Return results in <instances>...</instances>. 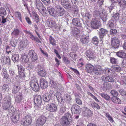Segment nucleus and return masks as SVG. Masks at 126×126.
<instances>
[{
	"mask_svg": "<svg viewBox=\"0 0 126 126\" xmlns=\"http://www.w3.org/2000/svg\"><path fill=\"white\" fill-rule=\"evenodd\" d=\"M9 113H12V115L11 117V120L14 123H16L19 119V112L18 111H14V108L12 106H9Z\"/></svg>",
	"mask_w": 126,
	"mask_h": 126,
	"instance_id": "nucleus-1",
	"label": "nucleus"
},
{
	"mask_svg": "<svg viewBox=\"0 0 126 126\" xmlns=\"http://www.w3.org/2000/svg\"><path fill=\"white\" fill-rule=\"evenodd\" d=\"M72 121L71 115L68 113H66L61 119V123L63 126H70Z\"/></svg>",
	"mask_w": 126,
	"mask_h": 126,
	"instance_id": "nucleus-2",
	"label": "nucleus"
},
{
	"mask_svg": "<svg viewBox=\"0 0 126 126\" xmlns=\"http://www.w3.org/2000/svg\"><path fill=\"white\" fill-rule=\"evenodd\" d=\"M34 102L35 110H41L42 105V99L41 96L40 95H35L33 96Z\"/></svg>",
	"mask_w": 126,
	"mask_h": 126,
	"instance_id": "nucleus-3",
	"label": "nucleus"
},
{
	"mask_svg": "<svg viewBox=\"0 0 126 126\" xmlns=\"http://www.w3.org/2000/svg\"><path fill=\"white\" fill-rule=\"evenodd\" d=\"M47 118L44 115H41L39 117L35 122L36 126H42L46 123Z\"/></svg>",
	"mask_w": 126,
	"mask_h": 126,
	"instance_id": "nucleus-4",
	"label": "nucleus"
},
{
	"mask_svg": "<svg viewBox=\"0 0 126 126\" xmlns=\"http://www.w3.org/2000/svg\"><path fill=\"white\" fill-rule=\"evenodd\" d=\"M30 85L32 90L35 91H38L39 90V86L38 81L34 79L30 82Z\"/></svg>",
	"mask_w": 126,
	"mask_h": 126,
	"instance_id": "nucleus-5",
	"label": "nucleus"
},
{
	"mask_svg": "<svg viewBox=\"0 0 126 126\" xmlns=\"http://www.w3.org/2000/svg\"><path fill=\"white\" fill-rule=\"evenodd\" d=\"M32 122L31 117L29 115H27L22 119L21 123L24 126H28L30 125Z\"/></svg>",
	"mask_w": 126,
	"mask_h": 126,
	"instance_id": "nucleus-6",
	"label": "nucleus"
},
{
	"mask_svg": "<svg viewBox=\"0 0 126 126\" xmlns=\"http://www.w3.org/2000/svg\"><path fill=\"white\" fill-rule=\"evenodd\" d=\"M94 16H99L101 19L104 22L106 21L107 19V16L103 14L102 10L101 9H99L98 10H96L94 12Z\"/></svg>",
	"mask_w": 126,
	"mask_h": 126,
	"instance_id": "nucleus-7",
	"label": "nucleus"
},
{
	"mask_svg": "<svg viewBox=\"0 0 126 126\" xmlns=\"http://www.w3.org/2000/svg\"><path fill=\"white\" fill-rule=\"evenodd\" d=\"M57 106L55 104L50 103L46 105V108L47 110L51 112H54L57 110Z\"/></svg>",
	"mask_w": 126,
	"mask_h": 126,
	"instance_id": "nucleus-8",
	"label": "nucleus"
},
{
	"mask_svg": "<svg viewBox=\"0 0 126 126\" xmlns=\"http://www.w3.org/2000/svg\"><path fill=\"white\" fill-rule=\"evenodd\" d=\"M91 23V27L96 29L98 28L101 25L100 20L97 18L93 19Z\"/></svg>",
	"mask_w": 126,
	"mask_h": 126,
	"instance_id": "nucleus-9",
	"label": "nucleus"
},
{
	"mask_svg": "<svg viewBox=\"0 0 126 126\" xmlns=\"http://www.w3.org/2000/svg\"><path fill=\"white\" fill-rule=\"evenodd\" d=\"M120 42L118 38L113 37L111 39V46L115 48H118L119 46Z\"/></svg>",
	"mask_w": 126,
	"mask_h": 126,
	"instance_id": "nucleus-10",
	"label": "nucleus"
},
{
	"mask_svg": "<svg viewBox=\"0 0 126 126\" xmlns=\"http://www.w3.org/2000/svg\"><path fill=\"white\" fill-rule=\"evenodd\" d=\"M28 54L32 62H35L38 59L37 54L33 50H29Z\"/></svg>",
	"mask_w": 126,
	"mask_h": 126,
	"instance_id": "nucleus-11",
	"label": "nucleus"
},
{
	"mask_svg": "<svg viewBox=\"0 0 126 126\" xmlns=\"http://www.w3.org/2000/svg\"><path fill=\"white\" fill-rule=\"evenodd\" d=\"M85 54L87 56V59H88V58L89 60H90L95 58V53L93 51L90 50H87Z\"/></svg>",
	"mask_w": 126,
	"mask_h": 126,
	"instance_id": "nucleus-12",
	"label": "nucleus"
},
{
	"mask_svg": "<svg viewBox=\"0 0 126 126\" xmlns=\"http://www.w3.org/2000/svg\"><path fill=\"white\" fill-rule=\"evenodd\" d=\"M113 76V74H111L110 75L107 77H105L104 76H103L101 78L102 80L104 81L113 82L115 80Z\"/></svg>",
	"mask_w": 126,
	"mask_h": 126,
	"instance_id": "nucleus-13",
	"label": "nucleus"
},
{
	"mask_svg": "<svg viewBox=\"0 0 126 126\" xmlns=\"http://www.w3.org/2000/svg\"><path fill=\"white\" fill-rule=\"evenodd\" d=\"M55 9L57 11V14L60 16H62L66 13L64 9L59 6H57Z\"/></svg>",
	"mask_w": 126,
	"mask_h": 126,
	"instance_id": "nucleus-14",
	"label": "nucleus"
},
{
	"mask_svg": "<svg viewBox=\"0 0 126 126\" xmlns=\"http://www.w3.org/2000/svg\"><path fill=\"white\" fill-rule=\"evenodd\" d=\"M85 70L88 73H91L93 72L94 66L91 64L88 63L85 66Z\"/></svg>",
	"mask_w": 126,
	"mask_h": 126,
	"instance_id": "nucleus-15",
	"label": "nucleus"
},
{
	"mask_svg": "<svg viewBox=\"0 0 126 126\" xmlns=\"http://www.w3.org/2000/svg\"><path fill=\"white\" fill-rule=\"evenodd\" d=\"M19 75L21 78L24 77L25 76L24 68L21 65H17Z\"/></svg>",
	"mask_w": 126,
	"mask_h": 126,
	"instance_id": "nucleus-16",
	"label": "nucleus"
},
{
	"mask_svg": "<svg viewBox=\"0 0 126 126\" xmlns=\"http://www.w3.org/2000/svg\"><path fill=\"white\" fill-rule=\"evenodd\" d=\"M71 110L73 113L78 114L80 110V107L77 105H73L71 108Z\"/></svg>",
	"mask_w": 126,
	"mask_h": 126,
	"instance_id": "nucleus-17",
	"label": "nucleus"
},
{
	"mask_svg": "<svg viewBox=\"0 0 126 126\" xmlns=\"http://www.w3.org/2000/svg\"><path fill=\"white\" fill-rule=\"evenodd\" d=\"M40 84L41 88L43 89L46 88L48 86L47 81L46 79L42 78L40 79Z\"/></svg>",
	"mask_w": 126,
	"mask_h": 126,
	"instance_id": "nucleus-18",
	"label": "nucleus"
},
{
	"mask_svg": "<svg viewBox=\"0 0 126 126\" xmlns=\"http://www.w3.org/2000/svg\"><path fill=\"white\" fill-rule=\"evenodd\" d=\"M89 38L88 36L85 35H83L80 39V41L82 44H85L88 43L89 41Z\"/></svg>",
	"mask_w": 126,
	"mask_h": 126,
	"instance_id": "nucleus-19",
	"label": "nucleus"
},
{
	"mask_svg": "<svg viewBox=\"0 0 126 126\" xmlns=\"http://www.w3.org/2000/svg\"><path fill=\"white\" fill-rule=\"evenodd\" d=\"M47 25L48 27L51 28H55L56 26V22L54 20H51L47 21Z\"/></svg>",
	"mask_w": 126,
	"mask_h": 126,
	"instance_id": "nucleus-20",
	"label": "nucleus"
},
{
	"mask_svg": "<svg viewBox=\"0 0 126 126\" xmlns=\"http://www.w3.org/2000/svg\"><path fill=\"white\" fill-rule=\"evenodd\" d=\"M47 11L51 15L56 16L57 15V11L52 7H50L47 8Z\"/></svg>",
	"mask_w": 126,
	"mask_h": 126,
	"instance_id": "nucleus-21",
	"label": "nucleus"
},
{
	"mask_svg": "<svg viewBox=\"0 0 126 126\" xmlns=\"http://www.w3.org/2000/svg\"><path fill=\"white\" fill-rule=\"evenodd\" d=\"M94 71L95 74L96 75L100 74L102 71L101 66L99 65H97L95 67L94 66Z\"/></svg>",
	"mask_w": 126,
	"mask_h": 126,
	"instance_id": "nucleus-22",
	"label": "nucleus"
},
{
	"mask_svg": "<svg viewBox=\"0 0 126 126\" xmlns=\"http://www.w3.org/2000/svg\"><path fill=\"white\" fill-rule=\"evenodd\" d=\"M61 2L62 5L65 8L68 9L71 8V5L68 1L65 0H61Z\"/></svg>",
	"mask_w": 126,
	"mask_h": 126,
	"instance_id": "nucleus-23",
	"label": "nucleus"
},
{
	"mask_svg": "<svg viewBox=\"0 0 126 126\" xmlns=\"http://www.w3.org/2000/svg\"><path fill=\"white\" fill-rule=\"evenodd\" d=\"M72 23L74 25L78 27H80L81 25V23L79 18H74L72 20Z\"/></svg>",
	"mask_w": 126,
	"mask_h": 126,
	"instance_id": "nucleus-24",
	"label": "nucleus"
},
{
	"mask_svg": "<svg viewBox=\"0 0 126 126\" xmlns=\"http://www.w3.org/2000/svg\"><path fill=\"white\" fill-rule=\"evenodd\" d=\"M100 31L99 37L102 40L104 36L106 35L108 31L107 30L104 29L103 28L100 29Z\"/></svg>",
	"mask_w": 126,
	"mask_h": 126,
	"instance_id": "nucleus-25",
	"label": "nucleus"
},
{
	"mask_svg": "<svg viewBox=\"0 0 126 126\" xmlns=\"http://www.w3.org/2000/svg\"><path fill=\"white\" fill-rule=\"evenodd\" d=\"M14 15L16 18L19 20L21 22H22V15L20 12L18 11H16L14 13Z\"/></svg>",
	"mask_w": 126,
	"mask_h": 126,
	"instance_id": "nucleus-26",
	"label": "nucleus"
},
{
	"mask_svg": "<svg viewBox=\"0 0 126 126\" xmlns=\"http://www.w3.org/2000/svg\"><path fill=\"white\" fill-rule=\"evenodd\" d=\"M116 54L118 56L122 58H125L126 57V54L123 50H120L117 52Z\"/></svg>",
	"mask_w": 126,
	"mask_h": 126,
	"instance_id": "nucleus-27",
	"label": "nucleus"
},
{
	"mask_svg": "<svg viewBox=\"0 0 126 126\" xmlns=\"http://www.w3.org/2000/svg\"><path fill=\"white\" fill-rule=\"evenodd\" d=\"M111 69L115 72H119L121 70V67L119 66L118 65L112 66Z\"/></svg>",
	"mask_w": 126,
	"mask_h": 126,
	"instance_id": "nucleus-28",
	"label": "nucleus"
},
{
	"mask_svg": "<svg viewBox=\"0 0 126 126\" xmlns=\"http://www.w3.org/2000/svg\"><path fill=\"white\" fill-rule=\"evenodd\" d=\"M56 96L59 102H61L63 100L62 97V94L60 92H57L56 94Z\"/></svg>",
	"mask_w": 126,
	"mask_h": 126,
	"instance_id": "nucleus-29",
	"label": "nucleus"
},
{
	"mask_svg": "<svg viewBox=\"0 0 126 126\" xmlns=\"http://www.w3.org/2000/svg\"><path fill=\"white\" fill-rule=\"evenodd\" d=\"M36 3L37 8L40 11L41 9L43 6V4L39 0H36Z\"/></svg>",
	"mask_w": 126,
	"mask_h": 126,
	"instance_id": "nucleus-30",
	"label": "nucleus"
},
{
	"mask_svg": "<svg viewBox=\"0 0 126 126\" xmlns=\"http://www.w3.org/2000/svg\"><path fill=\"white\" fill-rule=\"evenodd\" d=\"M1 62L4 64H7L8 63L10 62V60L9 58L5 56L2 57L1 60Z\"/></svg>",
	"mask_w": 126,
	"mask_h": 126,
	"instance_id": "nucleus-31",
	"label": "nucleus"
},
{
	"mask_svg": "<svg viewBox=\"0 0 126 126\" xmlns=\"http://www.w3.org/2000/svg\"><path fill=\"white\" fill-rule=\"evenodd\" d=\"M111 100L112 102L114 103L120 104L121 103V100L117 97H111Z\"/></svg>",
	"mask_w": 126,
	"mask_h": 126,
	"instance_id": "nucleus-32",
	"label": "nucleus"
},
{
	"mask_svg": "<svg viewBox=\"0 0 126 126\" xmlns=\"http://www.w3.org/2000/svg\"><path fill=\"white\" fill-rule=\"evenodd\" d=\"M20 87L19 85L14 84L13 86V88L12 89L13 93L14 94L16 93L19 89Z\"/></svg>",
	"mask_w": 126,
	"mask_h": 126,
	"instance_id": "nucleus-33",
	"label": "nucleus"
},
{
	"mask_svg": "<svg viewBox=\"0 0 126 126\" xmlns=\"http://www.w3.org/2000/svg\"><path fill=\"white\" fill-rule=\"evenodd\" d=\"M20 32V30L18 29H14L12 32L11 35L13 36H16L18 35Z\"/></svg>",
	"mask_w": 126,
	"mask_h": 126,
	"instance_id": "nucleus-34",
	"label": "nucleus"
},
{
	"mask_svg": "<svg viewBox=\"0 0 126 126\" xmlns=\"http://www.w3.org/2000/svg\"><path fill=\"white\" fill-rule=\"evenodd\" d=\"M21 58L22 59V61L23 63H27L29 61V59L28 57L24 54H23L21 55Z\"/></svg>",
	"mask_w": 126,
	"mask_h": 126,
	"instance_id": "nucleus-35",
	"label": "nucleus"
},
{
	"mask_svg": "<svg viewBox=\"0 0 126 126\" xmlns=\"http://www.w3.org/2000/svg\"><path fill=\"white\" fill-rule=\"evenodd\" d=\"M38 73L41 77H44L46 73L45 70L43 68H40L38 71Z\"/></svg>",
	"mask_w": 126,
	"mask_h": 126,
	"instance_id": "nucleus-36",
	"label": "nucleus"
},
{
	"mask_svg": "<svg viewBox=\"0 0 126 126\" xmlns=\"http://www.w3.org/2000/svg\"><path fill=\"white\" fill-rule=\"evenodd\" d=\"M51 96L50 95L44 94L43 96V100L46 102L49 101L51 98Z\"/></svg>",
	"mask_w": 126,
	"mask_h": 126,
	"instance_id": "nucleus-37",
	"label": "nucleus"
},
{
	"mask_svg": "<svg viewBox=\"0 0 126 126\" xmlns=\"http://www.w3.org/2000/svg\"><path fill=\"white\" fill-rule=\"evenodd\" d=\"M49 43L53 46L56 45V41L54 38L51 36H50L49 38Z\"/></svg>",
	"mask_w": 126,
	"mask_h": 126,
	"instance_id": "nucleus-38",
	"label": "nucleus"
},
{
	"mask_svg": "<svg viewBox=\"0 0 126 126\" xmlns=\"http://www.w3.org/2000/svg\"><path fill=\"white\" fill-rule=\"evenodd\" d=\"M121 7L124 8L126 5V1L124 0H118V2Z\"/></svg>",
	"mask_w": 126,
	"mask_h": 126,
	"instance_id": "nucleus-39",
	"label": "nucleus"
},
{
	"mask_svg": "<svg viewBox=\"0 0 126 126\" xmlns=\"http://www.w3.org/2000/svg\"><path fill=\"white\" fill-rule=\"evenodd\" d=\"M99 42L98 39L96 36H94L92 38V42L96 46L98 44Z\"/></svg>",
	"mask_w": 126,
	"mask_h": 126,
	"instance_id": "nucleus-40",
	"label": "nucleus"
},
{
	"mask_svg": "<svg viewBox=\"0 0 126 126\" xmlns=\"http://www.w3.org/2000/svg\"><path fill=\"white\" fill-rule=\"evenodd\" d=\"M91 105L92 108H96L97 110H99L100 109V107L98 104L94 102H92L91 103Z\"/></svg>",
	"mask_w": 126,
	"mask_h": 126,
	"instance_id": "nucleus-41",
	"label": "nucleus"
},
{
	"mask_svg": "<svg viewBox=\"0 0 126 126\" xmlns=\"http://www.w3.org/2000/svg\"><path fill=\"white\" fill-rule=\"evenodd\" d=\"M100 96L106 100H109L110 99V96L108 94H105L100 93L99 94Z\"/></svg>",
	"mask_w": 126,
	"mask_h": 126,
	"instance_id": "nucleus-42",
	"label": "nucleus"
},
{
	"mask_svg": "<svg viewBox=\"0 0 126 126\" xmlns=\"http://www.w3.org/2000/svg\"><path fill=\"white\" fill-rule=\"evenodd\" d=\"M119 14L117 13L115 14L113 16H112V19L114 21H116L119 19Z\"/></svg>",
	"mask_w": 126,
	"mask_h": 126,
	"instance_id": "nucleus-43",
	"label": "nucleus"
},
{
	"mask_svg": "<svg viewBox=\"0 0 126 126\" xmlns=\"http://www.w3.org/2000/svg\"><path fill=\"white\" fill-rule=\"evenodd\" d=\"M6 10L3 7H1L0 8V15L1 16L5 15L6 14Z\"/></svg>",
	"mask_w": 126,
	"mask_h": 126,
	"instance_id": "nucleus-44",
	"label": "nucleus"
},
{
	"mask_svg": "<svg viewBox=\"0 0 126 126\" xmlns=\"http://www.w3.org/2000/svg\"><path fill=\"white\" fill-rule=\"evenodd\" d=\"M2 90L4 92L8 90L9 89V87L7 84H4L1 86Z\"/></svg>",
	"mask_w": 126,
	"mask_h": 126,
	"instance_id": "nucleus-45",
	"label": "nucleus"
},
{
	"mask_svg": "<svg viewBox=\"0 0 126 126\" xmlns=\"http://www.w3.org/2000/svg\"><path fill=\"white\" fill-rule=\"evenodd\" d=\"M11 103V102L10 101H7L6 104H4L3 106V109L5 110H7L8 108V106L9 105H10Z\"/></svg>",
	"mask_w": 126,
	"mask_h": 126,
	"instance_id": "nucleus-46",
	"label": "nucleus"
},
{
	"mask_svg": "<svg viewBox=\"0 0 126 126\" xmlns=\"http://www.w3.org/2000/svg\"><path fill=\"white\" fill-rule=\"evenodd\" d=\"M12 59L14 62H16L19 60V56L17 54L13 55L12 57Z\"/></svg>",
	"mask_w": 126,
	"mask_h": 126,
	"instance_id": "nucleus-47",
	"label": "nucleus"
},
{
	"mask_svg": "<svg viewBox=\"0 0 126 126\" xmlns=\"http://www.w3.org/2000/svg\"><path fill=\"white\" fill-rule=\"evenodd\" d=\"M23 97L21 95H19L17 96L16 99V101L18 103L20 102L21 100L23 99Z\"/></svg>",
	"mask_w": 126,
	"mask_h": 126,
	"instance_id": "nucleus-48",
	"label": "nucleus"
},
{
	"mask_svg": "<svg viewBox=\"0 0 126 126\" xmlns=\"http://www.w3.org/2000/svg\"><path fill=\"white\" fill-rule=\"evenodd\" d=\"M110 93L113 96V97H117L118 95V92L114 90H112L110 92Z\"/></svg>",
	"mask_w": 126,
	"mask_h": 126,
	"instance_id": "nucleus-49",
	"label": "nucleus"
},
{
	"mask_svg": "<svg viewBox=\"0 0 126 126\" xmlns=\"http://www.w3.org/2000/svg\"><path fill=\"white\" fill-rule=\"evenodd\" d=\"M17 40L16 39H14L10 41V44L13 47H15L17 44Z\"/></svg>",
	"mask_w": 126,
	"mask_h": 126,
	"instance_id": "nucleus-50",
	"label": "nucleus"
},
{
	"mask_svg": "<svg viewBox=\"0 0 126 126\" xmlns=\"http://www.w3.org/2000/svg\"><path fill=\"white\" fill-rule=\"evenodd\" d=\"M86 115L88 117L91 116L92 115L91 111L89 109H87L86 110Z\"/></svg>",
	"mask_w": 126,
	"mask_h": 126,
	"instance_id": "nucleus-51",
	"label": "nucleus"
},
{
	"mask_svg": "<svg viewBox=\"0 0 126 126\" xmlns=\"http://www.w3.org/2000/svg\"><path fill=\"white\" fill-rule=\"evenodd\" d=\"M34 27L35 28V29L34 30V31L36 32L37 36H38L39 38H41V37L40 36V34L38 33V27L36 25H35Z\"/></svg>",
	"mask_w": 126,
	"mask_h": 126,
	"instance_id": "nucleus-52",
	"label": "nucleus"
},
{
	"mask_svg": "<svg viewBox=\"0 0 126 126\" xmlns=\"http://www.w3.org/2000/svg\"><path fill=\"white\" fill-rule=\"evenodd\" d=\"M24 43V42L23 41H21L19 43L18 47L20 49L22 50L23 49Z\"/></svg>",
	"mask_w": 126,
	"mask_h": 126,
	"instance_id": "nucleus-53",
	"label": "nucleus"
},
{
	"mask_svg": "<svg viewBox=\"0 0 126 126\" xmlns=\"http://www.w3.org/2000/svg\"><path fill=\"white\" fill-rule=\"evenodd\" d=\"M104 88L106 90L109 89L111 87L110 84H109L107 82L104 84Z\"/></svg>",
	"mask_w": 126,
	"mask_h": 126,
	"instance_id": "nucleus-54",
	"label": "nucleus"
},
{
	"mask_svg": "<svg viewBox=\"0 0 126 126\" xmlns=\"http://www.w3.org/2000/svg\"><path fill=\"white\" fill-rule=\"evenodd\" d=\"M110 61L111 63L113 64H116L117 63V60L114 58H111Z\"/></svg>",
	"mask_w": 126,
	"mask_h": 126,
	"instance_id": "nucleus-55",
	"label": "nucleus"
},
{
	"mask_svg": "<svg viewBox=\"0 0 126 126\" xmlns=\"http://www.w3.org/2000/svg\"><path fill=\"white\" fill-rule=\"evenodd\" d=\"M114 21L110 20L109 21V26L111 28H113L114 26V24L113 23Z\"/></svg>",
	"mask_w": 126,
	"mask_h": 126,
	"instance_id": "nucleus-56",
	"label": "nucleus"
},
{
	"mask_svg": "<svg viewBox=\"0 0 126 126\" xmlns=\"http://www.w3.org/2000/svg\"><path fill=\"white\" fill-rule=\"evenodd\" d=\"M3 74L4 75V79H6L7 80L9 79V76L8 74L6 72H4L3 73Z\"/></svg>",
	"mask_w": 126,
	"mask_h": 126,
	"instance_id": "nucleus-57",
	"label": "nucleus"
},
{
	"mask_svg": "<svg viewBox=\"0 0 126 126\" xmlns=\"http://www.w3.org/2000/svg\"><path fill=\"white\" fill-rule=\"evenodd\" d=\"M41 9L42 11L43 12V13L42 12L41 13L42 14V15L43 16L46 15L47 14L46 12L47 13L46 8L43 6V7L41 8Z\"/></svg>",
	"mask_w": 126,
	"mask_h": 126,
	"instance_id": "nucleus-58",
	"label": "nucleus"
},
{
	"mask_svg": "<svg viewBox=\"0 0 126 126\" xmlns=\"http://www.w3.org/2000/svg\"><path fill=\"white\" fill-rule=\"evenodd\" d=\"M117 33V30L116 29H111L110 31V33L112 35H114Z\"/></svg>",
	"mask_w": 126,
	"mask_h": 126,
	"instance_id": "nucleus-59",
	"label": "nucleus"
},
{
	"mask_svg": "<svg viewBox=\"0 0 126 126\" xmlns=\"http://www.w3.org/2000/svg\"><path fill=\"white\" fill-rule=\"evenodd\" d=\"M85 16L86 17V18L88 20L90 18L91 16L89 13L87 12L85 14Z\"/></svg>",
	"mask_w": 126,
	"mask_h": 126,
	"instance_id": "nucleus-60",
	"label": "nucleus"
},
{
	"mask_svg": "<svg viewBox=\"0 0 126 126\" xmlns=\"http://www.w3.org/2000/svg\"><path fill=\"white\" fill-rule=\"evenodd\" d=\"M76 102L79 105H81L82 104V102L81 100L77 98L76 99Z\"/></svg>",
	"mask_w": 126,
	"mask_h": 126,
	"instance_id": "nucleus-61",
	"label": "nucleus"
},
{
	"mask_svg": "<svg viewBox=\"0 0 126 126\" xmlns=\"http://www.w3.org/2000/svg\"><path fill=\"white\" fill-rule=\"evenodd\" d=\"M119 92L120 94L124 96L126 94V91L122 89H120V90Z\"/></svg>",
	"mask_w": 126,
	"mask_h": 126,
	"instance_id": "nucleus-62",
	"label": "nucleus"
},
{
	"mask_svg": "<svg viewBox=\"0 0 126 126\" xmlns=\"http://www.w3.org/2000/svg\"><path fill=\"white\" fill-rule=\"evenodd\" d=\"M63 61L66 64H69L70 63V61L65 57H63Z\"/></svg>",
	"mask_w": 126,
	"mask_h": 126,
	"instance_id": "nucleus-63",
	"label": "nucleus"
},
{
	"mask_svg": "<svg viewBox=\"0 0 126 126\" xmlns=\"http://www.w3.org/2000/svg\"><path fill=\"white\" fill-rule=\"evenodd\" d=\"M122 66L123 67H126V59L123 60L122 63Z\"/></svg>",
	"mask_w": 126,
	"mask_h": 126,
	"instance_id": "nucleus-64",
	"label": "nucleus"
}]
</instances>
